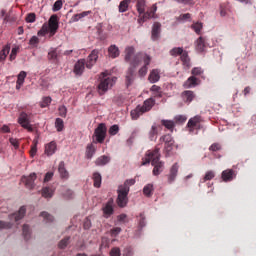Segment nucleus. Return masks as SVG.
I'll return each mask as SVG.
<instances>
[{"instance_id": "25", "label": "nucleus", "mask_w": 256, "mask_h": 256, "mask_svg": "<svg viewBox=\"0 0 256 256\" xmlns=\"http://www.w3.org/2000/svg\"><path fill=\"white\" fill-rule=\"evenodd\" d=\"M57 151V143L55 141H51L45 145V153L46 155H53Z\"/></svg>"}, {"instance_id": "13", "label": "nucleus", "mask_w": 256, "mask_h": 256, "mask_svg": "<svg viewBox=\"0 0 256 256\" xmlns=\"http://www.w3.org/2000/svg\"><path fill=\"white\" fill-rule=\"evenodd\" d=\"M36 179V172H31V174H29L28 176H22L21 182L24 183L27 189H34Z\"/></svg>"}, {"instance_id": "59", "label": "nucleus", "mask_w": 256, "mask_h": 256, "mask_svg": "<svg viewBox=\"0 0 256 256\" xmlns=\"http://www.w3.org/2000/svg\"><path fill=\"white\" fill-rule=\"evenodd\" d=\"M62 6H63L62 0H57V1L54 3V5H53V10H54V12H57V11L61 10Z\"/></svg>"}, {"instance_id": "42", "label": "nucleus", "mask_w": 256, "mask_h": 256, "mask_svg": "<svg viewBox=\"0 0 256 256\" xmlns=\"http://www.w3.org/2000/svg\"><path fill=\"white\" fill-rule=\"evenodd\" d=\"M214 177H215L214 170H208L204 175L203 183H206V181H211L212 179H214Z\"/></svg>"}, {"instance_id": "41", "label": "nucleus", "mask_w": 256, "mask_h": 256, "mask_svg": "<svg viewBox=\"0 0 256 256\" xmlns=\"http://www.w3.org/2000/svg\"><path fill=\"white\" fill-rule=\"evenodd\" d=\"M51 103H52L51 96H44V98L42 99V101L40 103V107H42V108L49 107V105H51Z\"/></svg>"}, {"instance_id": "62", "label": "nucleus", "mask_w": 256, "mask_h": 256, "mask_svg": "<svg viewBox=\"0 0 256 256\" xmlns=\"http://www.w3.org/2000/svg\"><path fill=\"white\" fill-rule=\"evenodd\" d=\"M70 238H64L59 242V248H66L69 244Z\"/></svg>"}, {"instance_id": "56", "label": "nucleus", "mask_w": 256, "mask_h": 256, "mask_svg": "<svg viewBox=\"0 0 256 256\" xmlns=\"http://www.w3.org/2000/svg\"><path fill=\"white\" fill-rule=\"evenodd\" d=\"M58 111H59V115H60L61 117H67V111H68V109H67L66 105H61V106L59 107Z\"/></svg>"}, {"instance_id": "45", "label": "nucleus", "mask_w": 256, "mask_h": 256, "mask_svg": "<svg viewBox=\"0 0 256 256\" xmlns=\"http://www.w3.org/2000/svg\"><path fill=\"white\" fill-rule=\"evenodd\" d=\"M55 127L58 132H62L64 130V120L62 118H56Z\"/></svg>"}, {"instance_id": "29", "label": "nucleus", "mask_w": 256, "mask_h": 256, "mask_svg": "<svg viewBox=\"0 0 256 256\" xmlns=\"http://www.w3.org/2000/svg\"><path fill=\"white\" fill-rule=\"evenodd\" d=\"M58 171H59L62 179H68L69 172H68V170H66L65 162H60V164L58 166Z\"/></svg>"}, {"instance_id": "22", "label": "nucleus", "mask_w": 256, "mask_h": 256, "mask_svg": "<svg viewBox=\"0 0 256 256\" xmlns=\"http://www.w3.org/2000/svg\"><path fill=\"white\" fill-rule=\"evenodd\" d=\"M182 99L184 103H192L195 99V92H193V90H184V92H182Z\"/></svg>"}, {"instance_id": "17", "label": "nucleus", "mask_w": 256, "mask_h": 256, "mask_svg": "<svg viewBox=\"0 0 256 256\" xmlns=\"http://www.w3.org/2000/svg\"><path fill=\"white\" fill-rule=\"evenodd\" d=\"M113 204H114V200L113 198H110L107 204H105V206L103 207V214L106 219H109V217H111V215L114 212Z\"/></svg>"}, {"instance_id": "52", "label": "nucleus", "mask_w": 256, "mask_h": 256, "mask_svg": "<svg viewBox=\"0 0 256 256\" xmlns=\"http://www.w3.org/2000/svg\"><path fill=\"white\" fill-rule=\"evenodd\" d=\"M47 33H49V25H47V23H44V25H42V28L38 31V35H47Z\"/></svg>"}, {"instance_id": "48", "label": "nucleus", "mask_w": 256, "mask_h": 256, "mask_svg": "<svg viewBox=\"0 0 256 256\" xmlns=\"http://www.w3.org/2000/svg\"><path fill=\"white\" fill-rule=\"evenodd\" d=\"M27 73L26 71H20V73L18 74V84L21 86H23L24 82H25V77H26Z\"/></svg>"}, {"instance_id": "9", "label": "nucleus", "mask_w": 256, "mask_h": 256, "mask_svg": "<svg viewBox=\"0 0 256 256\" xmlns=\"http://www.w3.org/2000/svg\"><path fill=\"white\" fill-rule=\"evenodd\" d=\"M160 143H164V151L166 155H171L173 153L174 139L171 134H164L160 136Z\"/></svg>"}, {"instance_id": "24", "label": "nucleus", "mask_w": 256, "mask_h": 256, "mask_svg": "<svg viewBox=\"0 0 256 256\" xmlns=\"http://www.w3.org/2000/svg\"><path fill=\"white\" fill-rule=\"evenodd\" d=\"M161 35V23H154L152 27V39L153 41H156V39H159Z\"/></svg>"}, {"instance_id": "32", "label": "nucleus", "mask_w": 256, "mask_h": 256, "mask_svg": "<svg viewBox=\"0 0 256 256\" xmlns=\"http://www.w3.org/2000/svg\"><path fill=\"white\" fill-rule=\"evenodd\" d=\"M145 6H146V0H137L136 8L139 12V14H146L145 12Z\"/></svg>"}, {"instance_id": "53", "label": "nucleus", "mask_w": 256, "mask_h": 256, "mask_svg": "<svg viewBox=\"0 0 256 256\" xmlns=\"http://www.w3.org/2000/svg\"><path fill=\"white\" fill-rule=\"evenodd\" d=\"M119 130H120V128H119L118 124H114L113 126H110L108 132H109V134L114 136L115 134H118Z\"/></svg>"}, {"instance_id": "19", "label": "nucleus", "mask_w": 256, "mask_h": 256, "mask_svg": "<svg viewBox=\"0 0 256 256\" xmlns=\"http://www.w3.org/2000/svg\"><path fill=\"white\" fill-rule=\"evenodd\" d=\"M61 54V50H58V48H51L47 54L48 61H53L56 63L59 61V56Z\"/></svg>"}, {"instance_id": "8", "label": "nucleus", "mask_w": 256, "mask_h": 256, "mask_svg": "<svg viewBox=\"0 0 256 256\" xmlns=\"http://www.w3.org/2000/svg\"><path fill=\"white\" fill-rule=\"evenodd\" d=\"M107 136V126L104 123L98 124L94 130L93 143H104Z\"/></svg>"}, {"instance_id": "4", "label": "nucleus", "mask_w": 256, "mask_h": 256, "mask_svg": "<svg viewBox=\"0 0 256 256\" xmlns=\"http://www.w3.org/2000/svg\"><path fill=\"white\" fill-rule=\"evenodd\" d=\"M155 103V99H146L143 105H138L135 109H132L130 113L132 120H138L139 117L143 115V113H145L146 111H150V109L153 108Z\"/></svg>"}, {"instance_id": "26", "label": "nucleus", "mask_w": 256, "mask_h": 256, "mask_svg": "<svg viewBox=\"0 0 256 256\" xmlns=\"http://www.w3.org/2000/svg\"><path fill=\"white\" fill-rule=\"evenodd\" d=\"M120 50L116 44H112L108 48V56L111 57V59H117V56H119Z\"/></svg>"}, {"instance_id": "12", "label": "nucleus", "mask_w": 256, "mask_h": 256, "mask_svg": "<svg viewBox=\"0 0 256 256\" xmlns=\"http://www.w3.org/2000/svg\"><path fill=\"white\" fill-rule=\"evenodd\" d=\"M59 29V16L57 14H52L48 20V31L50 35L53 36L57 33Z\"/></svg>"}, {"instance_id": "49", "label": "nucleus", "mask_w": 256, "mask_h": 256, "mask_svg": "<svg viewBox=\"0 0 256 256\" xmlns=\"http://www.w3.org/2000/svg\"><path fill=\"white\" fill-rule=\"evenodd\" d=\"M145 226H146V216H145L144 212H141L139 214V227L141 229H143V227H145Z\"/></svg>"}, {"instance_id": "27", "label": "nucleus", "mask_w": 256, "mask_h": 256, "mask_svg": "<svg viewBox=\"0 0 256 256\" xmlns=\"http://www.w3.org/2000/svg\"><path fill=\"white\" fill-rule=\"evenodd\" d=\"M180 58L184 67H187V68L191 67L190 56L187 50L183 49V52L181 53Z\"/></svg>"}, {"instance_id": "54", "label": "nucleus", "mask_w": 256, "mask_h": 256, "mask_svg": "<svg viewBox=\"0 0 256 256\" xmlns=\"http://www.w3.org/2000/svg\"><path fill=\"white\" fill-rule=\"evenodd\" d=\"M35 21H36V14L34 12H30V14H27L26 16L27 23H35Z\"/></svg>"}, {"instance_id": "20", "label": "nucleus", "mask_w": 256, "mask_h": 256, "mask_svg": "<svg viewBox=\"0 0 256 256\" xmlns=\"http://www.w3.org/2000/svg\"><path fill=\"white\" fill-rule=\"evenodd\" d=\"M160 79H161V74H160L159 69H152V71H150L149 76H148L149 82H151V84L155 85V83L159 82Z\"/></svg>"}, {"instance_id": "47", "label": "nucleus", "mask_w": 256, "mask_h": 256, "mask_svg": "<svg viewBox=\"0 0 256 256\" xmlns=\"http://www.w3.org/2000/svg\"><path fill=\"white\" fill-rule=\"evenodd\" d=\"M152 92H154L155 96L161 97L162 92H161V86H157L156 83L150 88Z\"/></svg>"}, {"instance_id": "44", "label": "nucleus", "mask_w": 256, "mask_h": 256, "mask_svg": "<svg viewBox=\"0 0 256 256\" xmlns=\"http://www.w3.org/2000/svg\"><path fill=\"white\" fill-rule=\"evenodd\" d=\"M23 236L24 240H29L31 237V229L29 225H23Z\"/></svg>"}, {"instance_id": "3", "label": "nucleus", "mask_w": 256, "mask_h": 256, "mask_svg": "<svg viewBox=\"0 0 256 256\" xmlns=\"http://www.w3.org/2000/svg\"><path fill=\"white\" fill-rule=\"evenodd\" d=\"M26 212H27L26 206H21L18 212L9 214V220H10L9 223L7 221H0V229H11L13 225L12 221H15V222L21 221V219H24Z\"/></svg>"}, {"instance_id": "7", "label": "nucleus", "mask_w": 256, "mask_h": 256, "mask_svg": "<svg viewBox=\"0 0 256 256\" xmlns=\"http://www.w3.org/2000/svg\"><path fill=\"white\" fill-rule=\"evenodd\" d=\"M202 117L201 115H194V118H190L186 125L189 134H199V130L202 128Z\"/></svg>"}, {"instance_id": "11", "label": "nucleus", "mask_w": 256, "mask_h": 256, "mask_svg": "<svg viewBox=\"0 0 256 256\" xmlns=\"http://www.w3.org/2000/svg\"><path fill=\"white\" fill-rule=\"evenodd\" d=\"M18 124H20V126H22V128H25L26 130H28V132H33V126L31 125V119H30L28 113H26V111H21V113L19 114Z\"/></svg>"}, {"instance_id": "63", "label": "nucleus", "mask_w": 256, "mask_h": 256, "mask_svg": "<svg viewBox=\"0 0 256 256\" xmlns=\"http://www.w3.org/2000/svg\"><path fill=\"white\" fill-rule=\"evenodd\" d=\"M192 73L196 77V75H202V73H204V71H203L202 67H194L192 69Z\"/></svg>"}, {"instance_id": "30", "label": "nucleus", "mask_w": 256, "mask_h": 256, "mask_svg": "<svg viewBox=\"0 0 256 256\" xmlns=\"http://www.w3.org/2000/svg\"><path fill=\"white\" fill-rule=\"evenodd\" d=\"M110 160L111 158H109V155H100L95 164L96 166H105L106 164H109Z\"/></svg>"}, {"instance_id": "15", "label": "nucleus", "mask_w": 256, "mask_h": 256, "mask_svg": "<svg viewBox=\"0 0 256 256\" xmlns=\"http://www.w3.org/2000/svg\"><path fill=\"white\" fill-rule=\"evenodd\" d=\"M85 65H87L85 58H80L79 61H77L74 65V73L76 75H82L85 71Z\"/></svg>"}, {"instance_id": "5", "label": "nucleus", "mask_w": 256, "mask_h": 256, "mask_svg": "<svg viewBox=\"0 0 256 256\" xmlns=\"http://www.w3.org/2000/svg\"><path fill=\"white\" fill-rule=\"evenodd\" d=\"M116 80L117 78H108V73L103 71V73L100 74V84H98L99 94H105V92L115 84Z\"/></svg>"}, {"instance_id": "57", "label": "nucleus", "mask_w": 256, "mask_h": 256, "mask_svg": "<svg viewBox=\"0 0 256 256\" xmlns=\"http://www.w3.org/2000/svg\"><path fill=\"white\" fill-rule=\"evenodd\" d=\"M192 29H194L195 33L200 34L201 30L203 29V23H194L192 25Z\"/></svg>"}, {"instance_id": "34", "label": "nucleus", "mask_w": 256, "mask_h": 256, "mask_svg": "<svg viewBox=\"0 0 256 256\" xmlns=\"http://www.w3.org/2000/svg\"><path fill=\"white\" fill-rule=\"evenodd\" d=\"M93 181H94V187H101L102 176H101L100 172L93 173Z\"/></svg>"}, {"instance_id": "21", "label": "nucleus", "mask_w": 256, "mask_h": 256, "mask_svg": "<svg viewBox=\"0 0 256 256\" xmlns=\"http://www.w3.org/2000/svg\"><path fill=\"white\" fill-rule=\"evenodd\" d=\"M206 48L207 42L205 38H203V36H200V38H198V40H196L195 42V49L197 50V52H205Z\"/></svg>"}, {"instance_id": "6", "label": "nucleus", "mask_w": 256, "mask_h": 256, "mask_svg": "<svg viewBox=\"0 0 256 256\" xmlns=\"http://www.w3.org/2000/svg\"><path fill=\"white\" fill-rule=\"evenodd\" d=\"M118 197L116 203L120 208H125L128 204L129 187L126 185V181L123 185H119L117 189Z\"/></svg>"}, {"instance_id": "16", "label": "nucleus", "mask_w": 256, "mask_h": 256, "mask_svg": "<svg viewBox=\"0 0 256 256\" xmlns=\"http://www.w3.org/2000/svg\"><path fill=\"white\" fill-rule=\"evenodd\" d=\"M157 4H153L152 8L150 11H147L144 16H141L140 18H138V22L139 23H144L145 21H147V19H154L155 17V13L157 12Z\"/></svg>"}, {"instance_id": "28", "label": "nucleus", "mask_w": 256, "mask_h": 256, "mask_svg": "<svg viewBox=\"0 0 256 256\" xmlns=\"http://www.w3.org/2000/svg\"><path fill=\"white\" fill-rule=\"evenodd\" d=\"M95 152H96V147L94 143V136H92V143H90L86 147V157H88V159H91V157H93Z\"/></svg>"}, {"instance_id": "10", "label": "nucleus", "mask_w": 256, "mask_h": 256, "mask_svg": "<svg viewBox=\"0 0 256 256\" xmlns=\"http://www.w3.org/2000/svg\"><path fill=\"white\" fill-rule=\"evenodd\" d=\"M137 54H140L139 63H141L142 60L144 61V65L139 69L138 74L141 77H144L148 73V66L151 63V56L149 54H143V52H138Z\"/></svg>"}, {"instance_id": "33", "label": "nucleus", "mask_w": 256, "mask_h": 256, "mask_svg": "<svg viewBox=\"0 0 256 256\" xmlns=\"http://www.w3.org/2000/svg\"><path fill=\"white\" fill-rule=\"evenodd\" d=\"M88 14H91L90 10H86L84 12H80L79 14H74L72 16V21L77 22L80 21V19H84L85 16H88Z\"/></svg>"}, {"instance_id": "37", "label": "nucleus", "mask_w": 256, "mask_h": 256, "mask_svg": "<svg viewBox=\"0 0 256 256\" xmlns=\"http://www.w3.org/2000/svg\"><path fill=\"white\" fill-rule=\"evenodd\" d=\"M157 134H158V127L156 125H153L149 132L150 141H154L155 139H157Z\"/></svg>"}, {"instance_id": "23", "label": "nucleus", "mask_w": 256, "mask_h": 256, "mask_svg": "<svg viewBox=\"0 0 256 256\" xmlns=\"http://www.w3.org/2000/svg\"><path fill=\"white\" fill-rule=\"evenodd\" d=\"M235 172L234 170L228 168L227 170L222 171V180L227 182V181H233L235 179Z\"/></svg>"}, {"instance_id": "51", "label": "nucleus", "mask_w": 256, "mask_h": 256, "mask_svg": "<svg viewBox=\"0 0 256 256\" xmlns=\"http://www.w3.org/2000/svg\"><path fill=\"white\" fill-rule=\"evenodd\" d=\"M174 120L177 124H184L187 121V116L186 115H176Z\"/></svg>"}, {"instance_id": "64", "label": "nucleus", "mask_w": 256, "mask_h": 256, "mask_svg": "<svg viewBox=\"0 0 256 256\" xmlns=\"http://www.w3.org/2000/svg\"><path fill=\"white\" fill-rule=\"evenodd\" d=\"M135 183H136L135 179H127V180L125 181V185H126V187H128V193H129V191H130V187H131L132 185H135Z\"/></svg>"}, {"instance_id": "46", "label": "nucleus", "mask_w": 256, "mask_h": 256, "mask_svg": "<svg viewBox=\"0 0 256 256\" xmlns=\"http://www.w3.org/2000/svg\"><path fill=\"white\" fill-rule=\"evenodd\" d=\"M39 38L37 35H32V38H30L29 44L30 46H32L33 48H37L39 46Z\"/></svg>"}, {"instance_id": "55", "label": "nucleus", "mask_w": 256, "mask_h": 256, "mask_svg": "<svg viewBox=\"0 0 256 256\" xmlns=\"http://www.w3.org/2000/svg\"><path fill=\"white\" fill-rule=\"evenodd\" d=\"M182 52H183V48L181 47H175V48H172V50H170V54L172 56H178L179 54L182 55Z\"/></svg>"}, {"instance_id": "1", "label": "nucleus", "mask_w": 256, "mask_h": 256, "mask_svg": "<svg viewBox=\"0 0 256 256\" xmlns=\"http://www.w3.org/2000/svg\"><path fill=\"white\" fill-rule=\"evenodd\" d=\"M134 52H135L134 46H127L125 48V61L126 63H130V67L126 72V79H125V84L127 88L132 86L136 77V68L140 65L141 54H135L133 56Z\"/></svg>"}, {"instance_id": "50", "label": "nucleus", "mask_w": 256, "mask_h": 256, "mask_svg": "<svg viewBox=\"0 0 256 256\" xmlns=\"http://www.w3.org/2000/svg\"><path fill=\"white\" fill-rule=\"evenodd\" d=\"M41 217L47 222H53L54 221V216L52 214H49V212H41Z\"/></svg>"}, {"instance_id": "31", "label": "nucleus", "mask_w": 256, "mask_h": 256, "mask_svg": "<svg viewBox=\"0 0 256 256\" xmlns=\"http://www.w3.org/2000/svg\"><path fill=\"white\" fill-rule=\"evenodd\" d=\"M197 82V78L195 77L194 73H192L190 78H188V80H186V82L184 83V86L185 88H192L193 86H197Z\"/></svg>"}, {"instance_id": "18", "label": "nucleus", "mask_w": 256, "mask_h": 256, "mask_svg": "<svg viewBox=\"0 0 256 256\" xmlns=\"http://www.w3.org/2000/svg\"><path fill=\"white\" fill-rule=\"evenodd\" d=\"M179 172V164L178 162H176L175 164H173V166H171L170 168V172L168 174V183H174L177 174Z\"/></svg>"}, {"instance_id": "39", "label": "nucleus", "mask_w": 256, "mask_h": 256, "mask_svg": "<svg viewBox=\"0 0 256 256\" xmlns=\"http://www.w3.org/2000/svg\"><path fill=\"white\" fill-rule=\"evenodd\" d=\"M161 124L168 130H173L175 128V122H173V120H161Z\"/></svg>"}, {"instance_id": "40", "label": "nucleus", "mask_w": 256, "mask_h": 256, "mask_svg": "<svg viewBox=\"0 0 256 256\" xmlns=\"http://www.w3.org/2000/svg\"><path fill=\"white\" fill-rule=\"evenodd\" d=\"M37 151H38V140L34 139V141L32 142V145H31V149H30L31 157H35V155L37 154Z\"/></svg>"}, {"instance_id": "60", "label": "nucleus", "mask_w": 256, "mask_h": 256, "mask_svg": "<svg viewBox=\"0 0 256 256\" xmlns=\"http://www.w3.org/2000/svg\"><path fill=\"white\" fill-rule=\"evenodd\" d=\"M110 256H121V250L118 247L112 248L110 250Z\"/></svg>"}, {"instance_id": "35", "label": "nucleus", "mask_w": 256, "mask_h": 256, "mask_svg": "<svg viewBox=\"0 0 256 256\" xmlns=\"http://www.w3.org/2000/svg\"><path fill=\"white\" fill-rule=\"evenodd\" d=\"M41 193L43 197H47V199H49V197H53L54 189L51 187H43Z\"/></svg>"}, {"instance_id": "43", "label": "nucleus", "mask_w": 256, "mask_h": 256, "mask_svg": "<svg viewBox=\"0 0 256 256\" xmlns=\"http://www.w3.org/2000/svg\"><path fill=\"white\" fill-rule=\"evenodd\" d=\"M153 189H154L153 185L151 183H148V185H145L143 189V193L147 195V197H151L153 193Z\"/></svg>"}, {"instance_id": "58", "label": "nucleus", "mask_w": 256, "mask_h": 256, "mask_svg": "<svg viewBox=\"0 0 256 256\" xmlns=\"http://www.w3.org/2000/svg\"><path fill=\"white\" fill-rule=\"evenodd\" d=\"M221 149L222 145L220 143H212V145L209 147L210 151H220Z\"/></svg>"}, {"instance_id": "14", "label": "nucleus", "mask_w": 256, "mask_h": 256, "mask_svg": "<svg viewBox=\"0 0 256 256\" xmlns=\"http://www.w3.org/2000/svg\"><path fill=\"white\" fill-rule=\"evenodd\" d=\"M98 59H99V50H92V52H90L89 56L87 57V61H86L87 69H92V67H94V65L97 63Z\"/></svg>"}, {"instance_id": "38", "label": "nucleus", "mask_w": 256, "mask_h": 256, "mask_svg": "<svg viewBox=\"0 0 256 256\" xmlns=\"http://www.w3.org/2000/svg\"><path fill=\"white\" fill-rule=\"evenodd\" d=\"M131 3V0H122L119 4V12H126L129 8V4Z\"/></svg>"}, {"instance_id": "61", "label": "nucleus", "mask_w": 256, "mask_h": 256, "mask_svg": "<svg viewBox=\"0 0 256 256\" xmlns=\"http://www.w3.org/2000/svg\"><path fill=\"white\" fill-rule=\"evenodd\" d=\"M54 172H46L44 176V183H49L53 179Z\"/></svg>"}, {"instance_id": "2", "label": "nucleus", "mask_w": 256, "mask_h": 256, "mask_svg": "<svg viewBox=\"0 0 256 256\" xmlns=\"http://www.w3.org/2000/svg\"><path fill=\"white\" fill-rule=\"evenodd\" d=\"M161 147H162V145H161V141H160L159 145H156V147L153 151H147L145 160H143V162H142L143 166H145L146 164H150V162H151L152 166H154L153 174L156 176L158 174H161V172L163 171V168H164V162L160 161Z\"/></svg>"}, {"instance_id": "36", "label": "nucleus", "mask_w": 256, "mask_h": 256, "mask_svg": "<svg viewBox=\"0 0 256 256\" xmlns=\"http://www.w3.org/2000/svg\"><path fill=\"white\" fill-rule=\"evenodd\" d=\"M10 46H4V48L0 52V61L3 62L7 59L8 54L10 53Z\"/></svg>"}]
</instances>
